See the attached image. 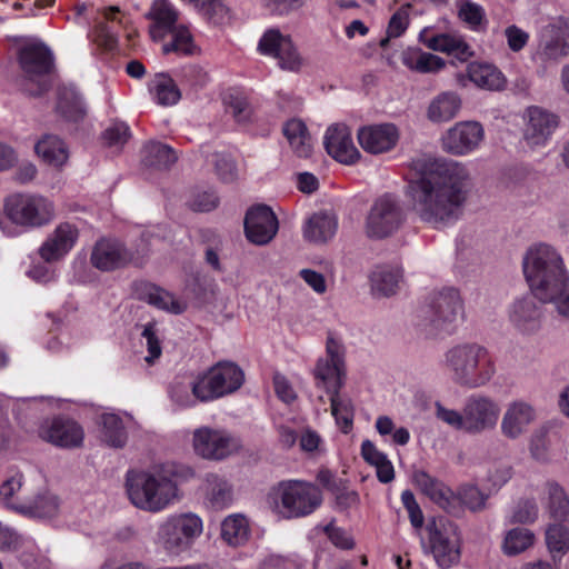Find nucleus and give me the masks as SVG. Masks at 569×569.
<instances>
[{
  "label": "nucleus",
  "instance_id": "f257e3e1",
  "mask_svg": "<svg viewBox=\"0 0 569 569\" xmlns=\"http://www.w3.org/2000/svg\"><path fill=\"white\" fill-rule=\"evenodd\" d=\"M470 176L458 161L436 162L409 184L412 211L425 223L445 228L456 222L467 199Z\"/></svg>",
  "mask_w": 569,
  "mask_h": 569
},
{
  "label": "nucleus",
  "instance_id": "f03ea898",
  "mask_svg": "<svg viewBox=\"0 0 569 569\" xmlns=\"http://www.w3.org/2000/svg\"><path fill=\"white\" fill-rule=\"evenodd\" d=\"M194 470L183 463L166 461L126 475V490L130 502L148 512H160L179 498L178 483L194 477Z\"/></svg>",
  "mask_w": 569,
  "mask_h": 569
},
{
  "label": "nucleus",
  "instance_id": "7ed1b4c3",
  "mask_svg": "<svg viewBox=\"0 0 569 569\" xmlns=\"http://www.w3.org/2000/svg\"><path fill=\"white\" fill-rule=\"evenodd\" d=\"M522 269L532 295L568 317L569 272L560 253L547 243L532 244L523 256Z\"/></svg>",
  "mask_w": 569,
  "mask_h": 569
},
{
  "label": "nucleus",
  "instance_id": "20e7f679",
  "mask_svg": "<svg viewBox=\"0 0 569 569\" xmlns=\"http://www.w3.org/2000/svg\"><path fill=\"white\" fill-rule=\"evenodd\" d=\"M441 367L453 383L466 389L488 386L498 371L495 355L485 345L475 341L449 347L442 356Z\"/></svg>",
  "mask_w": 569,
  "mask_h": 569
},
{
  "label": "nucleus",
  "instance_id": "39448f33",
  "mask_svg": "<svg viewBox=\"0 0 569 569\" xmlns=\"http://www.w3.org/2000/svg\"><path fill=\"white\" fill-rule=\"evenodd\" d=\"M203 532V520L194 512L172 513L157 526L154 542L171 557L188 552Z\"/></svg>",
  "mask_w": 569,
  "mask_h": 569
},
{
  "label": "nucleus",
  "instance_id": "423d86ee",
  "mask_svg": "<svg viewBox=\"0 0 569 569\" xmlns=\"http://www.w3.org/2000/svg\"><path fill=\"white\" fill-rule=\"evenodd\" d=\"M272 509L282 518L292 519L312 513L322 502L320 489L302 480H284L270 492Z\"/></svg>",
  "mask_w": 569,
  "mask_h": 569
},
{
  "label": "nucleus",
  "instance_id": "0eeeda50",
  "mask_svg": "<svg viewBox=\"0 0 569 569\" xmlns=\"http://www.w3.org/2000/svg\"><path fill=\"white\" fill-rule=\"evenodd\" d=\"M4 213L16 227L33 230L54 219L56 206L52 199L40 193H17L7 199Z\"/></svg>",
  "mask_w": 569,
  "mask_h": 569
},
{
  "label": "nucleus",
  "instance_id": "6e6552de",
  "mask_svg": "<svg viewBox=\"0 0 569 569\" xmlns=\"http://www.w3.org/2000/svg\"><path fill=\"white\" fill-rule=\"evenodd\" d=\"M244 382L243 370L231 361H220L199 373L192 389L200 402H209L236 392Z\"/></svg>",
  "mask_w": 569,
  "mask_h": 569
},
{
  "label": "nucleus",
  "instance_id": "1a4fd4ad",
  "mask_svg": "<svg viewBox=\"0 0 569 569\" xmlns=\"http://www.w3.org/2000/svg\"><path fill=\"white\" fill-rule=\"evenodd\" d=\"M420 316L433 329L451 333L465 316L460 292L452 287L433 292L421 307Z\"/></svg>",
  "mask_w": 569,
  "mask_h": 569
},
{
  "label": "nucleus",
  "instance_id": "9d476101",
  "mask_svg": "<svg viewBox=\"0 0 569 569\" xmlns=\"http://www.w3.org/2000/svg\"><path fill=\"white\" fill-rule=\"evenodd\" d=\"M20 67L26 74L24 90L38 96L47 89L48 77L53 69V54L42 42H30L19 51Z\"/></svg>",
  "mask_w": 569,
  "mask_h": 569
},
{
  "label": "nucleus",
  "instance_id": "9b49d317",
  "mask_svg": "<svg viewBox=\"0 0 569 569\" xmlns=\"http://www.w3.org/2000/svg\"><path fill=\"white\" fill-rule=\"evenodd\" d=\"M428 547L441 569H449L459 563L461 558V536L458 527L439 519L428 526Z\"/></svg>",
  "mask_w": 569,
  "mask_h": 569
},
{
  "label": "nucleus",
  "instance_id": "f8f14e48",
  "mask_svg": "<svg viewBox=\"0 0 569 569\" xmlns=\"http://www.w3.org/2000/svg\"><path fill=\"white\" fill-rule=\"evenodd\" d=\"M192 448L204 460L221 461L237 453L241 441L227 429L202 426L193 430Z\"/></svg>",
  "mask_w": 569,
  "mask_h": 569
},
{
  "label": "nucleus",
  "instance_id": "ddd939ff",
  "mask_svg": "<svg viewBox=\"0 0 569 569\" xmlns=\"http://www.w3.org/2000/svg\"><path fill=\"white\" fill-rule=\"evenodd\" d=\"M346 350L340 339L329 335L326 342V357L319 358L313 378L317 388L327 393L340 391L346 378Z\"/></svg>",
  "mask_w": 569,
  "mask_h": 569
},
{
  "label": "nucleus",
  "instance_id": "4468645a",
  "mask_svg": "<svg viewBox=\"0 0 569 569\" xmlns=\"http://www.w3.org/2000/svg\"><path fill=\"white\" fill-rule=\"evenodd\" d=\"M403 222L399 201L390 193L377 198L367 213L365 232L371 239H382L396 232Z\"/></svg>",
  "mask_w": 569,
  "mask_h": 569
},
{
  "label": "nucleus",
  "instance_id": "2eb2a0df",
  "mask_svg": "<svg viewBox=\"0 0 569 569\" xmlns=\"http://www.w3.org/2000/svg\"><path fill=\"white\" fill-rule=\"evenodd\" d=\"M258 51L273 58L282 70L297 72L303 66V58L291 36L278 28L267 29L262 33L258 42Z\"/></svg>",
  "mask_w": 569,
  "mask_h": 569
},
{
  "label": "nucleus",
  "instance_id": "dca6fc26",
  "mask_svg": "<svg viewBox=\"0 0 569 569\" xmlns=\"http://www.w3.org/2000/svg\"><path fill=\"white\" fill-rule=\"evenodd\" d=\"M485 139V129L478 121H459L441 136V148L449 154L463 157L477 151Z\"/></svg>",
  "mask_w": 569,
  "mask_h": 569
},
{
  "label": "nucleus",
  "instance_id": "f3484780",
  "mask_svg": "<svg viewBox=\"0 0 569 569\" xmlns=\"http://www.w3.org/2000/svg\"><path fill=\"white\" fill-rule=\"evenodd\" d=\"M23 475L18 470H11L0 486V505L22 516H41L52 512L56 502L51 498L46 506L28 502L27 497L21 496Z\"/></svg>",
  "mask_w": 569,
  "mask_h": 569
},
{
  "label": "nucleus",
  "instance_id": "a211bd4d",
  "mask_svg": "<svg viewBox=\"0 0 569 569\" xmlns=\"http://www.w3.org/2000/svg\"><path fill=\"white\" fill-rule=\"evenodd\" d=\"M500 406L487 395L469 396L463 405L467 433L478 435L496 428L500 417Z\"/></svg>",
  "mask_w": 569,
  "mask_h": 569
},
{
  "label": "nucleus",
  "instance_id": "6ab92c4d",
  "mask_svg": "<svg viewBox=\"0 0 569 569\" xmlns=\"http://www.w3.org/2000/svg\"><path fill=\"white\" fill-rule=\"evenodd\" d=\"M569 54V18L559 16L539 34L537 56L542 61H558Z\"/></svg>",
  "mask_w": 569,
  "mask_h": 569
},
{
  "label": "nucleus",
  "instance_id": "aec40b11",
  "mask_svg": "<svg viewBox=\"0 0 569 569\" xmlns=\"http://www.w3.org/2000/svg\"><path fill=\"white\" fill-rule=\"evenodd\" d=\"M523 138L531 147H542L551 139L559 126V117L538 106L528 107L522 114Z\"/></svg>",
  "mask_w": 569,
  "mask_h": 569
},
{
  "label": "nucleus",
  "instance_id": "412c9836",
  "mask_svg": "<svg viewBox=\"0 0 569 569\" xmlns=\"http://www.w3.org/2000/svg\"><path fill=\"white\" fill-rule=\"evenodd\" d=\"M361 149L372 156L390 152L400 139V130L392 122L362 126L357 131Z\"/></svg>",
  "mask_w": 569,
  "mask_h": 569
},
{
  "label": "nucleus",
  "instance_id": "4be33fe9",
  "mask_svg": "<svg viewBox=\"0 0 569 569\" xmlns=\"http://www.w3.org/2000/svg\"><path fill=\"white\" fill-rule=\"evenodd\" d=\"M323 146L327 153L342 164H355L361 158V153L353 142L351 130L345 123H333L327 128Z\"/></svg>",
  "mask_w": 569,
  "mask_h": 569
},
{
  "label": "nucleus",
  "instance_id": "5701e85b",
  "mask_svg": "<svg viewBox=\"0 0 569 569\" xmlns=\"http://www.w3.org/2000/svg\"><path fill=\"white\" fill-rule=\"evenodd\" d=\"M278 228V219L269 207L260 204L248 210L244 232L250 242L259 246L269 243L277 234Z\"/></svg>",
  "mask_w": 569,
  "mask_h": 569
},
{
  "label": "nucleus",
  "instance_id": "b1692460",
  "mask_svg": "<svg viewBox=\"0 0 569 569\" xmlns=\"http://www.w3.org/2000/svg\"><path fill=\"white\" fill-rule=\"evenodd\" d=\"M79 238L78 228L70 222L59 223L38 249L44 262H53L66 257L76 246Z\"/></svg>",
  "mask_w": 569,
  "mask_h": 569
},
{
  "label": "nucleus",
  "instance_id": "393cba45",
  "mask_svg": "<svg viewBox=\"0 0 569 569\" xmlns=\"http://www.w3.org/2000/svg\"><path fill=\"white\" fill-rule=\"evenodd\" d=\"M39 437L57 447H79L84 438L82 427L71 419L54 418L39 428Z\"/></svg>",
  "mask_w": 569,
  "mask_h": 569
},
{
  "label": "nucleus",
  "instance_id": "a878e982",
  "mask_svg": "<svg viewBox=\"0 0 569 569\" xmlns=\"http://www.w3.org/2000/svg\"><path fill=\"white\" fill-rule=\"evenodd\" d=\"M535 419L536 410L530 403L522 400L512 401L502 416L501 433L508 439H518L527 432Z\"/></svg>",
  "mask_w": 569,
  "mask_h": 569
},
{
  "label": "nucleus",
  "instance_id": "bb28decb",
  "mask_svg": "<svg viewBox=\"0 0 569 569\" xmlns=\"http://www.w3.org/2000/svg\"><path fill=\"white\" fill-rule=\"evenodd\" d=\"M419 41L433 51L451 54L459 60H467L473 54L465 39L455 33L432 34L430 28H423L419 33Z\"/></svg>",
  "mask_w": 569,
  "mask_h": 569
},
{
  "label": "nucleus",
  "instance_id": "cd10ccee",
  "mask_svg": "<svg viewBox=\"0 0 569 569\" xmlns=\"http://www.w3.org/2000/svg\"><path fill=\"white\" fill-rule=\"evenodd\" d=\"M90 260L97 269L110 271L131 261L132 256L119 241L101 239L93 247Z\"/></svg>",
  "mask_w": 569,
  "mask_h": 569
},
{
  "label": "nucleus",
  "instance_id": "c85d7f7f",
  "mask_svg": "<svg viewBox=\"0 0 569 569\" xmlns=\"http://www.w3.org/2000/svg\"><path fill=\"white\" fill-rule=\"evenodd\" d=\"M466 77L476 87L488 91H501L507 86L503 72L490 62L472 61L468 63Z\"/></svg>",
  "mask_w": 569,
  "mask_h": 569
},
{
  "label": "nucleus",
  "instance_id": "c756f323",
  "mask_svg": "<svg viewBox=\"0 0 569 569\" xmlns=\"http://www.w3.org/2000/svg\"><path fill=\"white\" fill-rule=\"evenodd\" d=\"M338 229V219L335 213L319 211L313 213L305 223L303 237L309 242L325 243L332 239Z\"/></svg>",
  "mask_w": 569,
  "mask_h": 569
},
{
  "label": "nucleus",
  "instance_id": "7c9ffc66",
  "mask_svg": "<svg viewBox=\"0 0 569 569\" xmlns=\"http://www.w3.org/2000/svg\"><path fill=\"white\" fill-rule=\"evenodd\" d=\"M137 295L147 303L173 315H180L187 308L184 301L177 299L169 291L152 283H141L137 288Z\"/></svg>",
  "mask_w": 569,
  "mask_h": 569
},
{
  "label": "nucleus",
  "instance_id": "2f4dec72",
  "mask_svg": "<svg viewBox=\"0 0 569 569\" xmlns=\"http://www.w3.org/2000/svg\"><path fill=\"white\" fill-rule=\"evenodd\" d=\"M56 111L66 121L77 122L86 116V103L74 86L59 87Z\"/></svg>",
  "mask_w": 569,
  "mask_h": 569
},
{
  "label": "nucleus",
  "instance_id": "473e14b6",
  "mask_svg": "<svg viewBox=\"0 0 569 569\" xmlns=\"http://www.w3.org/2000/svg\"><path fill=\"white\" fill-rule=\"evenodd\" d=\"M133 422L127 413L104 412L101 415L102 438L104 442L114 448H121L127 442V428Z\"/></svg>",
  "mask_w": 569,
  "mask_h": 569
},
{
  "label": "nucleus",
  "instance_id": "72a5a7b5",
  "mask_svg": "<svg viewBox=\"0 0 569 569\" xmlns=\"http://www.w3.org/2000/svg\"><path fill=\"white\" fill-rule=\"evenodd\" d=\"M148 92L151 100L162 107L177 104L181 99V91L170 74L156 73L148 81Z\"/></svg>",
  "mask_w": 569,
  "mask_h": 569
},
{
  "label": "nucleus",
  "instance_id": "f704fd0d",
  "mask_svg": "<svg viewBox=\"0 0 569 569\" xmlns=\"http://www.w3.org/2000/svg\"><path fill=\"white\" fill-rule=\"evenodd\" d=\"M402 64L418 73H436L445 68L446 62L439 56L425 52L417 47H407L401 51Z\"/></svg>",
  "mask_w": 569,
  "mask_h": 569
},
{
  "label": "nucleus",
  "instance_id": "c9c22d12",
  "mask_svg": "<svg viewBox=\"0 0 569 569\" xmlns=\"http://www.w3.org/2000/svg\"><path fill=\"white\" fill-rule=\"evenodd\" d=\"M251 536L249 519L242 513L227 516L220 526V538L230 547L244 546Z\"/></svg>",
  "mask_w": 569,
  "mask_h": 569
},
{
  "label": "nucleus",
  "instance_id": "e433bc0d",
  "mask_svg": "<svg viewBox=\"0 0 569 569\" xmlns=\"http://www.w3.org/2000/svg\"><path fill=\"white\" fill-rule=\"evenodd\" d=\"M34 150L44 163L62 168L69 160V148L58 136L46 134L34 146Z\"/></svg>",
  "mask_w": 569,
  "mask_h": 569
},
{
  "label": "nucleus",
  "instance_id": "4c0bfd02",
  "mask_svg": "<svg viewBox=\"0 0 569 569\" xmlns=\"http://www.w3.org/2000/svg\"><path fill=\"white\" fill-rule=\"evenodd\" d=\"M102 16L107 23L99 22L93 30L90 31L89 38L98 47L111 50L117 42L114 23L121 22V11L118 7H108L103 9Z\"/></svg>",
  "mask_w": 569,
  "mask_h": 569
},
{
  "label": "nucleus",
  "instance_id": "58836bf2",
  "mask_svg": "<svg viewBox=\"0 0 569 569\" xmlns=\"http://www.w3.org/2000/svg\"><path fill=\"white\" fill-rule=\"evenodd\" d=\"M461 109V99L452 91L441 92L429 103L427 117L431 122H447L453 119Z\"/></svg>",
  "mask_w": 569,
  "mask_h": 569
},
{
  "label": "nucleus",
  "instance_id": "ea45409f",
  "mask_svg": "<svg viewBox=\"0 0 569 569\" xmlns=\"http://www.w3.org/2000/svg\"><path fill=\"white\" fill-rule=\"evenodd\" d=\"M150 14L153 20L150 36L153 40H161L164 34L177 27L178 12L168 0H156Z\"/></svg>",
  "mask_w": 569,
  "mask_h": 569
},
{
  "label": "nucleus",
  "instance_id": "a19ab883",
  "mask_svg": "<svg viewBox=\"0 0 569 569\" xmlns=\"http://www.w3.org/2000/svg\"><path fill=\"white\" fill-rule=\"evenodd\" d=\"M509 318L519 330L529 332L538 327L540 312L532 298H523L513 302Z\"/></svg>",
  "mask_w": 569,
  "mask_h": 569
},
{
  "label": "nucleus",
  "instance_id": "79ce46f5",
  "mask_svg": "<svg viewBox=\"0 0 569 569\" xmlns=\"http://www.w3.org/2000/svg\"><path fill=\"white\" fill-rule=\"evenodd\" d=\"M361 457L370 466L375 467L377 478L382 483H389L395 478V469L388 456L380 451L370 440L361 443Z\"/></svg>",
  "mask_w": 569,
  "mask_h": 569
},
{
  "label": "nucleus",
  "instance_id": "37998d69",
  "mask_svg": "<svg viewBox=\"0 0 569 569\" xmlns=\"http://www.w3.org/2000/svg\"><path fill=\"white\" fill-rule=\"evenodd\" d=\"M283 133L298 157L307 158L311 154L312 140L303 121L289 120L283 127Z\"/></svg>",
  "mask_w": 569,
  "mask_h": 569
},
{
  "label": "nucleus",
  "instance_id": "c03bdc74",
  "mask_svg": "<svg viewBox=\"0 0 569 569\" xmlns=\"http://www.w3.org/2000/svg\"><path fill=\"white\" fill-rule=\"evenodd\" d=\"M415 481L435 503L443 509L450 507V500L452 497L451 490L445 486L441 481L431 477L426 471H417L415 473Z\"/></svg>",
  "mask_w": 569,
  "mask_h": 569
},
{
  "label": "nucleus",
  "instance_id": "a18cd8bd",
  "mask_svg": "<svg viewBox=\"0 0 569 569\" xmlns=\"http://www.w3.org/2000/svg\"><path fill=\"white\" fill-rule=\"evenodd\" d=\"M545 541L555 565L569 551V529L561 523H551L546 528Z\"/></svg>",
  "mask_w": 569,
  "mask_h": 569
},
{
  "label": "nucleus",
  "instance_id": "49530a36",
  "mask_svg": "<svg viewBox=\"0 0 569 569\" xmlns=\"http://www.w3.org/2000/svg\"><path fill=\"white\" fill-rule=\"evenodd\" d=\"M207 498L214 508H224L232 501V487L221 476L208 473L203 480Z\"/></svg>",
  "mask_w": 569,
  "mask_h": 569
},
{
  "label": "nucleus",
  "instance_id": "de8ad7c7",
  "mask_svg": "<svg viewBox=\"0 0 569 569\" xmlns=\"http://www.w3.org/2000/svg\"><path fill=\"white\" fill-rule=\"evenodd\" d=\"M328 395L330 396L331 415L335 418L337 427L343 433L350 432L353 427L355 418L352 400L345 395H340V391L330 392Z\"/></svg>",
  "mask_w": 569,
  "mask_h": 569
},
{
  "label": "nucleus",
  "instance_id": "09e8293b",
  "mask_svg": "<svg viewBox=\"0 0 569 569\" xmlns=\"http://www.w3.org/2000/svg\"><path fill=\"white\" fill-rule=\"evenodd\" d=\"M548 496L547 509L551 518L569 522V496L565 488L556 481L546 483Z\"/></svg>",
  "mask_w": 569,
  "mask_h": 569
},
{
  "label": "nucleus",
  "instance_id": "8fccbe9b",
  "mask_svg": "<svg viewBox=\"0 0 569 569\" xmlns=\"http://www.w3.org/2000/svg\"><path fill=\"white\" fill-rule=\"evenodd\" d=\"M172 40L164 43L162 50L164 53L174 52L179 56H194L200 49L196 44L193 37L186 26H178L171 31Z\"/></svg>",
  "mask_w": 569,
  "mask_h": 569
},
{
  "label": "nucleus",
  "instance_id": "3c124183",
  "mask_svg": "<svg viewBox=\"0 0 569 569\" xmlns=\"http://www.w3.org/2000/svg\"><path fill=\"white\" fill-rule=\"evenodd\" d=\"M456 8L459 19L472 31L479 32L486 29L487 19L482 6L471 0H457Z\"/></svg>",
  "mask_w": 569,
  "mask_h": 569
},
{
  "label": "nucleus",
  "instance_id": "603ef678",
  "mask_svg": "<svg viewBox=\"0 0 569 569\" xmlns=\"http://www.w3.org/2000/svg\"><path fill=\"white\" fill-rule=\"evenodd\" d=\"M535 542V535L527 528H513L506 532L502 551L507 556H517L529 549Z\"/></svg>",
  "mask_w": 569,
  "mask_h": 569
},
{
  "label": "nucleus",
  "instance_id": "864d4df0",
  "mask_svg": "<svg viewBox=\"0 0 569 569\" xmlns=\"http://www.w3.org/2000/svg\"><path fill=\"white\" fill-rule=\"evenodd\" d=\"M400 279L401 272L399 269H379L371 277L372 290L377 295L391 296L396 293Z\"/></svg>",
  "mask_w": 569,
  "mask_h": 569
},
{
  "label": "nucleus",
  "instance_id": "5fc2aeb1",
  "mask_svg": "<svg viewBox=\"0 0 569 569\" xmlns=\"http://www.w3.org/2000/svg\"><path fill=\"white\" fill-rule=\"evenodd\" d=\"M410 24V4L401 6L398 10L393 12L390 17L386 37L380 40V47H387L390 39L400 38L405 34L408 27Z\"/></svg>",
  "mask_w": 569,
  "mask_h": 569
},
{
  "label": "nucleus",
  "instance_id": "6e6d98bb",
  "mask_svg": "<svg viewBox=\"0 0 569 569\" xmlns=\"http://www.w3.org/2000/svg\"><path fill=\"white\" fill-rule=\"evenodd\" d=\"M144 160L149 166L167 168L177 161V154L169 146L151 141L144 147Z\"/></svg>",
  "mask_w": 569,
  "mask_h": 569
},
{
  "label": "nucleus",
  "instance_id": "4d7b16f0",
  "mask_svg": "<svg viewBox=\"0 0 569 569\" xmlns=\"http://www.w3.org/2000/svg\"><path fill=\"white\" fill-rule=\"evenodd\" d=\"M226 110L230 112L236 121L242 122L249 117L247 98L237 90L228 91L223 97Z\"/></svg>",
  "mask_w": 569,
  "mask_h": 569
},
{
  "label": "nucleus",
  "instance_id": "13d9d810",
  "mask_svg": "<svg viewBox=\"0 0 569 569\" xmlns=\"http://www.w3.org/2000/svg\"><path fill=\"white\" fill-rule=\"evenodd\" d=\"M169 396L171 401L178 408H190L196 406L197 401H199L198 397L193 392L192 382H173L169 389Z\"/></svg>",
  "mask_w": 569,
  "mask_h": 569
},
{
  "label": "nucleus",
  "instance_id": "bf43d9fd",
  "mask_svg": "<svg viewBox=\"0 0 569 569\" xmlns=\"http://www.w3.org/2000/svg\"><path fill=\"white\" fill-rule=\"evenodd\" d=\"M435 415L438 420L453 428L455 430L467 432V423L463 410L460 412L456 409L445 407L441 402L435 403Z\"/></svg>",
  "mask_w": 569,
  "mask_h": 569
},
{
  "label": "nucleus",
  "instance_id": "052dcab7",
  "mask_svg": "<svg viewBox=\"0 0 569 569\" xmlns=\"http://www.w3.org/2000/svg\"><path fill=\"white\" fill-rule=\"evenodd\" d=\"M211 161L220 180L231 182L237 178V166L230 153L216 152Z\"/></svg>",
  "mask_w": 569,
  "mask_h": 569
},
{
  "label": "nucleus",
  "instance_id": "680f3d73",
  "mask_svg": "<svg viewBox=\"0 0 569 569\" xmlns=\"http://www.w3.org/2000/svg\"><path fill=\"white\" fill-rule=\"evenodd\" d=\"M512 476V468L505 461H496L488 467L487 482L491 489H499L506 485Z\"/></svg>",
  "mask_w": 569,
  "mask_h": 569
},
{
  "label": "nucleus",
  "instance_id": "e2e57ef3",
  "mask_svg": "<svg viewBox=\"0 0 569 569\" xmlns=\"http://www.w3.org/2000/svg\"><path fill=\"white\" fill-rule=\"evenodd\" d=\"M141 337L144 340V345L148 350V356H146L144 360L148 363H153V361L158 359L162 352L161 341L158 336L156 326L152 323L146 325L141 333Z\"/></svg>",
  "mask_w": 569,
  "mask_h": 569
},
{
  "label": "nucleus",
  "instance_id": "0e129e2a",
  "mask_svg": "<svg viewBox=\"0 0 569 569\" xmlns=\"http://www.w3.org/2000/svg\"><path fill=\"white\" fill-rule=\"evenodd\" d=\"M180 82L189 88H198L206 84L208 76L204 70L196 64H189L180 69L178 73Z\"/></svg>",
  "mask_w": 569,
  "mask_h": 569
},
{
  "label": "nucleus",
  "instance_id": "69168bd1",
  "mask_svg": "<svg viewBox=\"0 0 569 569\" xmlns=\"http://www.w3.org/2000/svg\"><path fill=\"white\" fill-rule=\"evenodd\" d=\"M529 451L531 457L539 462H547L549 460V441L546 430L541 429L532 435Z\"/></svg>",
  "mask_w": 569,
  "mask_h": 569
},
{
  "label": "nucleus",
  "instance_id": "338daca9",
  "mask_svg": "<svg viewBox=\"0 0 569 569\" xmlns=\"http://www.w3.org/2000/svg\"><path fill=\"white\" fill-rule=\"evenodd\" d=\"M401 502L408 512L412 527L415 529H421L423 526L425 517L420 506L415 498V495L410 490H405L401 493Z\"/></svg>",
  "mask_w": 569,
  "mask_h": 569
},
{
  "label": "nucleus",
  "instance_id": "774afa93",
  "mask_svg": "<svg viewBox=\"0 0 569 569\" xmlns=\"http://www.w3.org/2000/svg\"><path fill=\"white\" fill-rule=\"evenodd\" d=\"M130 137V129L124 122H114L103 132V139L109 147H122Z\"/></svg>",
  "mask_w": 569,
  "mask_h": 569
}]
</instances>
